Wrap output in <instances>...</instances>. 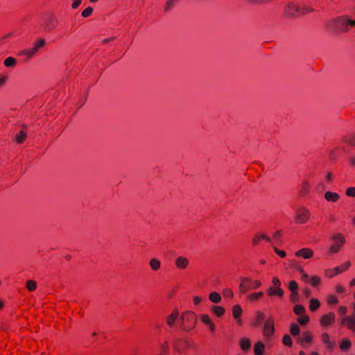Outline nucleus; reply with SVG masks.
Wrapping results in <instances>:
<instances>
[{"instance_id":"54","label":"nucleus","mask_w":355,"mask_h":355,"mask_svg":"<svg viewBox=\"0 0 355 355\" xmlns=\"http://www.w3.org/2000/svg\"><path fill=\"white\" fill-rule=\"evenodd\" d=\"M280 236H281V232L279 230L275 232V234H273V238H274V240L275 241V244L277 243V241L279 240Z\"/></svg>"},{"instance_id":"8","label":"nucleus","mask_w":355,"mask_h":355,"mask_svg":"<svg viewBox=\"0 0 355 355\" xmlns=\"http://www.w3.org/2000/svg\"><path fill=\"white\" fill-rule=\"evenodd\" d=\"M58 24V19L53 15H50L45 19L44 30L46 31H51L57 26Z\"/></svg>"},{"instance_id":"6","label":"nucleus","mask_w":355,"mask_h":355,"mask_svg":"<svg viewBox=\"0 0 355 355\" xmlns=\"http://www.w3.org/2000/svg\"><path fill=\"white\" fill-rule=\"evenodd\" d=\"M301 7L293 3H288L284 8V15L289 18H297L300 16Z\"/></svg>"},{"instance_id":"51","label":"nucleus","mask_w":355,"mask_h":355,"mask_svg":"<svg viewBox=\"0 0 355 355\" xmlns=\"http://www.w3.org/2000/svg\"><path fill=\"white\" fill-rule=\"evenodd\" d=\"M272 284H273V286H276L277 288H281V282L279 281V279L277 278V277H274L272 279Z\"/></svg>"},{"instance_id":"16","label":"nucleus","mask_w":355,"mask_h":355,"mask_svg":"<svg viewBox=\"0 0 355 355\" xmlns=\"http://www.w3.org/2000/svg\"><path fill=\"white\" fill-rule=\"evenodd\" d=\"M324 197L327 201L330 202H336L340 199L339 194L332 191H326Z\"/></svg>"},{"instance_id":"59","label":"nucleus","mask_w":355,"mask_h":355,"mask_svg":"<svg viewBox=\"0 0 355 355\" xmlns=\"http://www.w3.org/2000/svg\"><path fill=\"white\" fill-rule=\"evenodd\" d=\"M209 326V330L211 331V332H214L216 331V326L214 324V322H211L210 324L208 325Z\"/></svg>"},{"instance_id":"64","label":"nucleus","mask_w":355,"mask_h":355,"mask_svg":"<svg viewBox=\"0 0 355 355\" xmlns=\"http://www.w3.org/2000/svg\"><path fill=\"white\" fill-rule=\"evenodd\" d=\"M350 163L353 165V166H355V157H352L350 158Z\"/></svg>"},{"instance_id":"30","label":"nucleus","mask_w":355,"mask_h":355,"mask_svg":"<svg viewBox=\"0 0 355 355\" xmlns=\"http://www.w3.org/2000/svg\"><path fill=\"white\" fill-rule=\"evenodd\" d=\"M300 327L295 323H291L290 326V332L293 336H297L300 334Z\"/></svg>"},{"instance_id":"7","label":"nucleus","mask_w":355,"mask_h":355,"mask_svg":"<svg viewBox=\"0 0 355 355\" xmlns=\"http://www.w3.org/2000/svg\"><path fill=\"white\" fill-rule=\"evenodd\" d=\"M310 215V212L306 208L301 207L297 210L295 221L297 224H304L309 220Z\"/></svg>"},{"instance_id":"35","label":"nucleus","mask_w":355,"mask_h":355,"mask_svg":"<svg viewBox=\"0 0 355 355\" xmlns=\"http://www.w3.org/2000/svg\"><path fill=\"white\" fill-rule=\"evenodd\" d=\"M288 289L291 291V292H297L298 291V284L297 283L294 281V280H292L289 282L288 284Z\"/></svg>"},{"instance_id":"38","label":"nucleus","mask_w":355,"mask_h":355,"mask_svg":"<svg viewBox=\"0 0 355 355\" xmlns=\"http://www.w3.org/2000/svg\"><path fill=\"white\" fill-rule=\"evenodd\" d=\"M300 296L298 291L297 292H291L290 300L293 303H296L299 301Z\"/></svg>"},{"instance_id":"58","label":"nucleus","mask_w":355,"mask_h":355,"mask_svg":"<svg viewBox=\"0 0 355 355\" xmlns=\"http://www.w3.org/2000/svg\"><path fill=\"white\" fill-rule=\"evenodd\" d=\"M303 291H304V295H305L306 297H310V295H311V291H310V290H309V289H308V288H304V289L303 290Z\"/></svg>"},{"instance_id":"37","label":"nucleus","mask_w":355,"mask_h":355,"mask_svg":"<svg viewBox=\"0 0 355 355\" xmlns=\"http://www.w3.org/2000/svg\"><path fill=\"white\" fill-rule=\"evenodd\" d=\"M309 317L307 315H305L304 314L300 315V317L297 318V322L301 325L306 324L309 322Z\"/></svg>"},{"instance_id":"49","label":"nucleus","mask_w":355,"mask_h":355,"mask_svg":"<svg viewBox=\"0 0 355 355\" xmlns=\"http://www.w3.org/2000/svg\"><path fill=\"white\" fill-rule=\"evenodd\" d=\"M257 324H259L264 318V315L261 311L257 312Z\"/></svg>"},{"instance_id":"4","label":"nucleus","mask_w":355,"mask_h":355,"mask_svg":"<svg viewBox=\"0 0 355 355\" xmlns=\"http://www.w3.org/2000/svg\"><path fill=\"white\" fill-rule=\"evenodd\" d=\"M46 44V41L44 39H40L37 42L33 43V47L30 49H26L21 51L19 55H24L27 58V59L32 58L39 51V49L43 47Z\"/></svg>"},{"instance_id":"2","label":"nucleus","mask_w":355,"mask_h":355,"mask_svg":"<svg viewBox=\"0 0 355 355\" xmlns=\"http://www.w3.org/2000/svg\"><path fill=\"white\" fill-rule=\"evenodd\" d=\"M181 328L184 331L193 329L197 323V315L192 311H185L180 317Z\"/></svg>"},{"instance_id":"41","label":"nucleus","mask_w":355,"mask_h":355,"mask_svg":"<svg viewBox=\"0 0 355 355\" xmlns=\"http://www.w3.org/2000/svg\"><path fill=\"white\" fill-rule=\"evenodd\" d=\"M201 320L203 323H205L207 325L210 324L213 321L211 320L209 316L207 314L202 315L201 316Z\"/></svg>"},{"instance_id":"24","label":"nucleus","mask_w":355,"mask_h":355,"mask_svg":"<svg viewBox=\"0 0 355 355\" xmlns=\"http://www.w3.org/2000/svg\"><path fill=\"white\" fill-rule=\"evenodd\" d=\"M150 266L153 270H157L161 266V262L156 258H153L150 261Z\"/></svg>"},{"instance_id":"20","label":"nucleus","mask_w":355,"mask_h":355,"mask_svg":"<svg viewBox=\"0 0 355 355\" xmlns=\"http://www.w3.org/2000/svg\"><path fill=\"white\" fill-rule=\"evenodd\" d=\"M168 353V345L166 342H164L162 344H160L159 349L157 350V352L155 355H165Z\"/></svg>"},{"instance_id":"61","label":"nucleus","mask_w":355,"mask_h":355,"mask_svg":"<svg viewBox=\"0 0 355 355\" xmlns=\"http://www.w3.org/2000/svg\"><path fill=\"white\" fill-rule=\"evenodd\" d=\"M333 175L331 173H328L326 175V179L327 181L330 182L332 180Z\"/></svg>"},{"instance_id":"42","label":"nucleus","mask_w":355,"mask_h":355,"mask_svg":"<svg viewBox=\"0 0 355 355\" xmlns=\"http://www.w3.org/2000/svg\"><path fill=\"white\" fill-rule=\"evenodd\" d=\"M338 302L337 297L332 295H330L328 299H327V302L330 304H337Z\"/></svg>"},{"instance_id":"14","label":"nucleus","mask_w":355,"mask_h":355,"mask_svg":"<svg viewBox=\"0 0 355 355\" xmlns=\"http://www.w3.org/2000/svg\"><path fill=\"white\" fill-rule=\"evenodd\" d=\"M313 254V252L310 248H302L295 253L296 256L302 257L304 259H309L312 257Z\"/></svg>"},{"instance_id":"45","label":"nucleus","mask_w":355,"mask_h":355,"mask_svg":"<svg viewBox=\"0 0 355 355\" xmlns=\"http://www.w3.org/2000/svg\"><path fill=\"white\" fill-rule=\"evenodd\" d=\"M345 141L350 144L351 145H355V135L346 138Z\"/></svg>"},{"instance_id":"63","label":"nucleus","mask_w":355,"mask_h":355,"mask_svg":"<svg viewBox=\"0 0 355 355\" xmlns=\"http://www.w3.org/2000/svg\"><path fill=\"white\" fill-rule=\"evenodd\" d=\"M260 237L259 236H255L252 240V243L257 245L259 241Z\"/></svg>"},{"instance_id":"19","label":"nucleus","mask_w":355,"mask_h":355,"mask_svg":"<svg viewBox=\"0 0 355 355\" xmlns=\"http://www.w3.org/2000/svg\"><path fill=\"white\" fill-rule=\"evenodd\" d=\"M312 340V336L311 333L306 331L303 334V337H300L298 338V342L301 345H304V343H311Z\"/></svg>"},{"instance_id":"18","label":"nucleus","mask_w":355,"mask_h":355,"mask_svg":"<svg viewBox=\"0 0 355 355\" xmlns=\"http://www.w3.org/2000/svg\"><path fill=\"white\" fill-rule=\"evenodd\" d=\"M250 346H251V342L249 338H245V337L241 338L240 347L243 350H244V351L248 350L250 348Z\"/></svg>"},{"instance_id":"56","label":"nucleus","mask_w":355,"mask_h":355,"mask_svg":"<svg viewBox=\"0 0 355 355\" xmlns=\"http://www.w3.org/2000/svg\"><path fill=\"white\" fill-rule=\"evenodd\" d=\"M336 292L338 293H342L345 291V288L340 285H338L336 287Z\"/></svg>"},{"instance_id":"17","label":"nucleus","mask_w":355,"mask_h":355,"mask_svg":"<svg viewBox=\"0 0 355 355\" xmlns=\"http://www.w3.org/2000/svg\"><path fill=\"white\" fill-rule=\"evenodd\" d=\"M242 313V309L240 305L236 304L234 305L232 308V314L234 319L237 320L239 323H241V321L239 320L240 315Z\"/></svg>"},{"instance_id":"48","label":"nucleus","mask_w":355,"mask_h":355,"mask_svg":"<svg viewBox=\"0 0 355 355\" xmlns=\"http://www.w3.org/2000/svg\"><path fill=\"white\" fill-rule=\"evenodd\" d=\"M73 3L71 4V8L73 9H76L81 4L82 0H72Z\"/></svg>"},{"instance_id":"15","label":"nucleus","mask_w":355,"mask_h":355,"mask_svg":"<svg viewBox=\"0 0 355 355\" xmlns=\"http://www.w3.org/2000/svg\"><path fill=\"white\" fill-rule=\"evenodd\" d=\"M179 316V311L178 309H174L171 315L167 316L166 322L170 327H173L175 322Z\"/></svg>"},{"instance_id":"44","label":"nucleus","mask_w":355,"mask_h":355,"mask_svg":"<svg viewBox=\"0 0 355 355\" xmlns=\"http://www.w3.org/2000/svg\"><path fill=\"white\" fill-rule=\"evenodd\" d=\"M248 3L252 4H259V3H268L270 0H247Z\"/></svg>"},{"instance_id":"62","label":"nucleus","mask_w":355,"mask_h":355,"mask_svg":"<svg viewBox=\"0 0 355 355\" xmlns=\"http://www.w3.org/2000/svg\"><path fill=\"white\" fill-rule=\"evenodd\" d=\"M260 238L266 240L267 241L272 243V240L265 234H261Z\"/></svg>"},{"instance_id":"5","label":"nucleus","mask_w":355,"mask_h":355,"mask_svg":"<svg viewBox=\"0 0 355 355\" xmlns=\"http://www.w3.org/2000/svg\"><path fill=\"white\" fill-rule=\"evenodd\" d=\"M260 286L261 282L259 280L252 281L248 277H241L239 288L242 293H245L250 288L255 289L259 288Z\"/></svg>"},{"instance_id":"46","label":"nucleus","mask_w":355,"mask_h":355,"mask_svg":"<svg viewBox=\"0 0 355 355\" xmlns=\"http://www.w3.org/2000/svg\"><path fill=\"white\" fill-rule=\"evenodd\" d=\"M313 11V9L307 7V6H303L301 8V12H300V15H305L306 13L307 12H312Z\"/></svg>"},{"instance_id":"47","label":"nucleus","mask_w":355,"mask_h":355,"mask_svg":"<svg viewBox=\"0 0 355 355\" xmlns=\"http://www.w3.org/2000/svg\"><path fill=\"white\" fill-rule=\"evenodd\" d=\"M8 80V76L7 75H0V87H3L4 84L6 83V80Z\"/></svg>"},{"instance_id":"25","label":"nucleus","mask_w":355,"mask_h":355,"mask_svg":"<svg viewBox=\"0 0 355 355\" xmlns=\"http://www.w3.org/2000/svg\"><path fill=\"white\" fill-rule=\"evenodd\" d=\"M3 64L6 67H13L17 64V60L12 57H8L5 59Z\"/></svg>"},{"instance_id":"57","label":"nucleus","mask_w":355,"mask_h":355,"mask_svg":"<svg viewBox=\"0 0 355 355\" xmlns=\"http://www.w3.org/2000/svg\"><path fill=\"white\" fill-rule=\"evenodd\" d=\"M350 265L351 263L349 261L345 262L341 267L342 270L344 271L345 270H347L350 266Z\"/></svg>"},{"instance_id":"40","label":"nucleus","mask_w":355,"mask_h":355,"mask_svg":"<svg viewBox=\"0 0 355 355\" xmlns=\"http://www.w3.org/2000/svg\"><path fill=\"white\" fill-rule=\"evenodd\" d=\"M309 282L313 286H316L320 283V278L317 276H313Z\"/></svg>"},{"instance_id":"27","label":"nucleus","mask_w":355,"mask_h":355,"mask_svg":"<svg viewBox=\"0 0 355 355\" xmlns=\"http://www.w3.org/2000/svg\"><path fill=\"white\" fill-rule=\"evenodd\" d=\"M351 341L349 339H343L340 344L342 350H348L351 347Z\"/></svg>"},{"instance_id":"60","label":"nucleus","mask_w":355,"mask_h":355,"mask_svg":"<svg viewBox=\"0 0 355 355\" xmlns=\"http://www.w3.org/2000/svg\"><path fill=\"white\" fill-rule=\"evenodd\" d=\"M200 302H201V298L200 297L196 296L193 298V302L196 305L199 304Z\"/></svg>"},{"instance_id":"28","label":"nucleus","mask_w":355,"mask_h":355,"mask_svg":"<svg viewBox=\"0 0 355 355\" xmlns=\"http://www.w3.org/2000/svg\"><path fill=\"white\" fill-rule=\"evenodd\" d=\"M209 300L214 302V303H219L221 300V297L220 295L216 293V292H213V293H211L209 294Z\"/></svg>"},{"instance_id":"21","label":"nucleus","mask_w":355,"mask_h":355,"mask_svg":"<svg viewBox=\"0 0 355 355\" xmlns=\"http://www.w3.org/2000/svg\"><path fill=\"white\" fill-rule=\"evenodd\" d=\"M320 306V301L316 298H311L309 302V309L311 311H315Z\"/></svg>"},{"instance_id":"1","label":"nucleus","mask_w":355,"mask_h":355,"mask_svg":"<svg viewBox=\"0 0 355 355\" xmlns=\"http://www.w3.org/2000/svg\"><path fill=\"white\" fill-rule=\"evenodd\" d=\"M350 26H355V20L349 19L347 16L332 19L326 23L327 28L331 32L346 33Z\"/></svg>"},{"instance_id":"22","label":"nucleus","mask_w":355,"mask_h":355,"mask_svg":"<svg viewBox=\"0 0 355 355\" xmlns=\"http://www.w3.org/2000/svg\"><path fill=\"white\" fill-rule=\"evenodd\" d=\"M264 348H265V346L262 342H261V341L257 342L254 345V347L255 355H261L262 353L263 352Z\"/></svg>"},{"instance_id":"26","label":"nucleus","mask_w":355,"mask_h":355,"mask_svg":"<svg viewBox=\"0 0 355 355\" xmlns=\"http://www.w3.org/2000/svg\"><path fill=\"white\" fill-rule=\"evenodd\" d=\"M322 340L323 343L327 345V347L332 349L334 346V343L329 340V336L327 334H323L322 335Z\"/></svg>"},{"instance_id":"23","label":"nucleus","mask_w":355,"mask_h":355,"mask_svg":"<svg viewBox=\"0 0 355 355\" xmlns=\"http://www.w3.org/2000/svg\"><path fill=\"white\" fill-rule=\"evenodd\" d=\"M211 310L218 317L222 316L225 313V309L219 306H213Z\"/></svg>"},{"instance_id":"33","label":"nucleus","mask_w":355,"mask_h":355,"mask_svg":"<svg viewBox=\"0 0 355 355\" xmlns=\"http://www.w3.org/2000/svg\"><path fill=\"white\" fill-rule=\"evenodd\" d=\"M26 138V133L24 131H21L19 135L15 137V140L18 144H21Z\"/></svg>"},{"instance_id":"55","label":"nucleus","mask_w":355,"mask_h":355,"mask_svg":"<svg viewBox=\"0 0 355 355\" xmlns=\"http://www.w3.org/2000/svg\"><path fill=\"white\" fill-rule=\"evenodd\" d=\"M301 279H302V280H303L306 282H309V281H310L309 276L306 272L303 273V275H302Z\"/></svg>"},{"instance_id":"53","label":"nucleus","mask_w":355,"mask_h":355,"mask_svg":"<svg viewBox=\"0 0 355 355\" xmlns=\"http://www.w3.org/2000/svg\"><path fill=\"white\" fill-rule=\"evenodd\" d=\"M347 311V307H346V306H340V307L338 309V313H339L341 315H343L346 314Z\"/></svg>"},{"instance_id":"52","label":"nucleus","mask_w":355,"mask_h":355,"mask_svg":"<svg viewBox=\"0 0 355 355\" xmlns=\"http://www.w3.org/2000/svg\"><path fill=\"white\" fill-rule=\"evenodd\" d=\"M274 250L275 251V252L281 257H286V252L283 250H280L279 249H277V248H274Z\"/></svg>"},{"instance_id":"31","label":"nucleus","mask_w":355,"mask_h":355,"mask_svg":"<svg viewBox=\"0 0 355 355\" xmlns=\"http://www.w3.org/2000/svg\"><path fill=\"white\" fill-rule=\"evenodd\" d=\"M293 311L296 315H304L305 313V308L302 305L297 304L294 306Z\"/></svg>"},{"instance_id":"34","label":"nucleus","mask_w":355,"mask_h":355,"mask_svg":"<svg viewBox=\"0 0 355 355\" xmlns=\"http://www.w3.org/2000/svg\"><path fill=\"white\" fill-rule=\"evenodd\" d=\"M26 288L29 291H33L37 288V283L34 280H28L26 282Z\"/></svg>"},{"instance_id":"29","label":"nucleus","mask_w":355,"mask_h":355,"mask_svg":"<svg viewBox=\"0 0 355 355\" xmlns=\"http://www.w3.org/2000/svg\"><path fill=\"white\" fill-rule=\"evenodd\" d=\"M178 0H167L164 7V11L167 12L177 5Z\"/></svg>"},{"instance_id":"39","label":"nucleus","mask_w":355,"mask_h":355,"mask_svg":"<svg viewBox=\"0 0 355 355\" xmlns=\"http://www.w3.org/2000/svg\"><path fill=\"white\" fill-rule=\"evenodd\" d=\"M92 12H93V8L89 6V7H87L86 9H85L82 12L81 15L83 17H88L92 15Z\"/></svg>"},{"instance_id":"13","label":"nucleus","mask_w":355,"mask_h":355,"mask_svg":"<svg viewBox=\"0 0 355 355\" xmlns=\"http://www.w3.org/2000/svg\"><path fill=\"white\" fill-rule=\"evenodd\" d=\"M267 293L270 296H277L282 297L284 292L281 288H277L276 286H270L268 288Z\"/></svg>"},{"instance_id":"3","label":"nucleus","mask_w":355,"mask_h":355,"mask_svg":"<svg viewBox=\"0 0 355 355\" xmlns=\"http://www.w3.org/2000/svg\"><path fill=\"white\" fill-rule=\"evenodd\" d=\"M330 239L332 244L329 246V251L331 254H336L345 243V238L341 233H336L331 236Z\"/></svg>"},{"instance_id":"11","label":"nucleus","mask_w":355,"mask_h":355,"mask_svg":"<svg viewBox=\"0 0 355 355\" xmlns=\"http://www.w3.org/2000/svg\"><path fill=\"white\" fill-rule=\"evenodd\" d=\"M175 263L178 269L184 270L189 266V261L187 257L180 256L175 259Z\"/></svg>"},{"instance_id":"32","label":"nucleus","mask_w":355,"mask_h":355,"mask_svg":"<svg viewBox=\"0 0 355 355\" xmlns=\"http://www.w3.org/2000/svg\"><path fill=\"white\" fill-rule=\"evenodd\" d=\"M263 295V292H257V293H254L249 295L248 297L250 301H256V300H259V298H261Z\"/></svg>"},{"instance_id":"43","label":"nucleus","mask_w":355,"mask_h":355,"mask_svg":"<svg viewBox=\"0 0 355 355\" xmlns=\"http://www.w3.org/2000/svg\"><path fill=\"white\" fill-rule=\"evenodd\" d=\"M346 195L349 197H355V187H349L347 189Z\"/></svg>"},{"instance_id":"10","label":"nucleus","mask_w":355,"mask_h":355,"mask_svg":"<svg viewBox=\"0 0 355 355\" xmlns=\"http://www.w3.org/2000/svg\"><path fill=\"white\" fill-rule=\"evenodd\" d=\"M341 324L347 326L349 329L355 331V315L352 316H345L341 320Z\"/></svg>"},{"instance_id":"9","label":"nucleus","mask_w":355,"mask_h":355,"mask_svg":"<svg viewBox=\"0 0 355 355\" xmlns=\"http://www.w3.org/2000/svg\"><path fill=\"white\" fill-rule=\"evenodd\" d=\"M274 332L273 320L270 317L268 318L263 324V334L266 337H270Z\"/></svg>"},{"instance_id":"12","label":"nucleus","mask_w":355,"mask_h":355,"mask_svg":"<svg viewBox=\"0 0 355 355\" xmlns=\"http://www.w3.org/2000/svg\"><path fill=\"white\" fill-rule=\"evenodd\" d=\"M336 315L333 312H330L327 315L321 317L320 323L322 326H328L334 322Z\"/></svg>"},{"instance_id":"36","label":"nucleus","mask_w":355,"mask_h":355,"mask_svg":"<svg viewBox=\"0 0 355 355\" xmlns=\"http://www.w3.org/2000/svg\"><path fill=\"white\" fill-rule=\"evenodd\" d=\"M282 342L285 345H287L289 347L292 346V345H293L292 339H291V336L288 334H286L284 336Z\"/></svg>"},{"instance_id":"50","label":"nucleus","mask_w":355,"mask_h":355,"mask_svg":"<svg viewBox=\"0 0 355 355\" xmlns=\"http://www.w3.org/2000/svg\"><path fill=\"white\" fill-rule=\"evenodd\" d=\"M223 294L225 296L227 297H232L234 295L233 292L229 288L225 289L223 291Z\"/></svg>"}]
</instances>
